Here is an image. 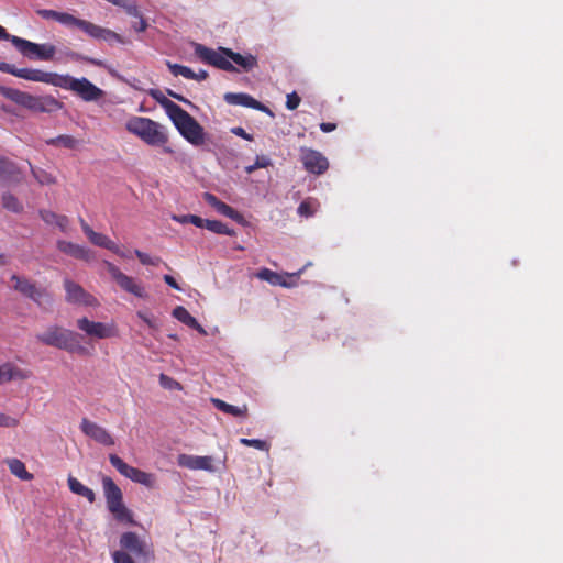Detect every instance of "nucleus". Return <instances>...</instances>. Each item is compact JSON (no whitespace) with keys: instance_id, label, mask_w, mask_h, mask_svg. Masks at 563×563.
Listing matches in <instances>:
<instances>
[{"instance_id":"49530a36","label":"nucleus","mask_w":563,"mask_h":563,"mask_svg":"<svg viewBox=\"0 0 563 563\" xmlns=\"http://www.w3.org/2000/svg\"><path fill=\"white\" fill-rule=\"evenodd\" d=\"M70 57L74 60L85 62V63H88V64H91V65H95V66H102V62L101 60L95 59V58L89 57V56L81 55L79 53H71Z\"/></svg>"},{"instance_id":"f704fd0d","label":"nucleus","mask_w":563,"mask_h":563,"mask_svg":"<svg viewBox=\"0 0 563 563\" xmlns=\"http://www.w3.org/2000/svg\"><path fill=\"white\" fill-rule=\"evenodd\" d=\"M173 219L181 224L191 223L197 228H202L205 221V219L196 214L174 216Z\"/></svg>"},{"instance_id":"1a4fd4ad","label":"nucleus","mask_w":563,"mask_h":563,"mask_svg":"<svg viewBox=\"0 0 563 563\" xmlns=\"http://www.w3.org/2000/svg\"><path fill=\"white\" fill-rule=\"evenodd\" d=\"M10 280L14 290L34 301L38 307L52 305L53 297L46 288L37 287L32 280L15 274L11 276Z\"/></svg>"},{"instance_id":"ddd939ff","label":"nucleus","mask_w":563,"mask_h":563,"mask_svg":"<svg viewBox=\"0 0 563 563\" xmlns=\"http://www.w3.org/2000/svg\"><path fill=\"white\" fill-rule=\"evenodd\" d=\"M109 461L111 465L123 476L134 483L142 484L147 488H153L155 485V476L146 473L140 468L129 465L117 454H110Z\"/></svg>"},{"instance_id":"39448f33","label":"nucleus","mask_w":563,"mask_h":563,"mask_svg":"<svg viewBox=\"0 0 563 563\" xmlns=\"http://www.w3.org/2000/svg\"><path fill=\"white\" fill-rule=\"evenodd\" d=\"M41 343L64 350L70 354L81 356L88 355L89 352L80 342V335L71 330L64 329L58 325L48 327L43 333L36 335Z\"/></svg>"},{"instance_id":"cd10ccee","label":"nucleus","mask_w":563,"mask_h":563,"mask_svg":"<svg viewBox=\"0 0 563 563\" xmlns=\"http://www.w3.org/2000/svg\"><path fill=\"white\" fill-rule=\"evenodd\" d=\"M213 405L217 409L220 411L231 415L233 417H246L249 408L246 405H243L242 407L230 405L221 399H213Z\"/></svg>"},{"instance_id":"de8ad7c7","label":"nucleus","mask_w":563,"mask_h":563,"mask_svg":"<svg viewBox=\"0 0 563 563\" xmlns=\"http://www.w3.org/2000/svg\"><path fill=\"white\" fill-rule=\"evenodd\" d=\"M122 9H124L125 13L131 16H140V10L135 1H125V4L122 5Z\"/></svg>"},{"instance_id":"bf43d9fd","label":"nucleus","mask_w":563,"mask_h":563,"mask_svg":"<svg viewBox=\"0 0 563 563\" xmlns=\"http://www.w3.org/2000/svg\"><path fill=\"white\" fill-rule=\"evenodd\" d=\"M111 252L119 255L122 258L129 257V253L124 252L118 244H117V251H111Z\"/></svg>"},{"instance_id":"f03ea898","label":"nucleus","mask_w":563,"mask_h":563,"mask_svg":"<svg viewBox=\"0 0 563 563\" xmlns=\"http://www.w3.org/2000/svg\"><path fill=\"white\" fill-rule=\"evenodd\" d=\"M148 95L163 107L179 134L187 142L195 146H200L205 143V130L194 117L165 97L158 89H151Z\"/></svg>"},{"instance_id":"473e14b6","label":"nucleus","mask_w":563,"mask_h":563,"mask_svg":"<svg viewBox=\"0 0 563 563\" xmlns=\"http://www.w3.org/2000/svg\"><path fill=\"white\" fill-rule=\"evenodd\" d=\"M258 278L268 282L272 285L287 286L284 277L268 268H263L257 274Z\"/></svg>"},{"instance_id":"603ef678","label":"nucleus","mask_w":563,"mask_h":563,"mask_svg":"<svg viewBox=\"0 0 563 563\" xmlns=\"http://www.w3.org/2000/svg\"><path fill=\"white\" fill-rule=\"evenodd\" d=\"M137 317L140 319H142L150 328H153V329L157 328L155 320L153 318L148 317L146 313L139 311Z\"/></svg>"},{"instance_id":"7ed1b4c3","label":"nucleus","mask_w":563,"mask_h":563,"mask_svg":"<svg viewBox=\"0 0 563 563\" xmlns=\"http://www.w3.org/2000/svg\"><path fill=\"white\" fill-rule=\"evenodd\" d=\"M36 14L44 20H54L67 27L79 29L85 34L95 40H101L108 43H124L123 37L114 31L97 25L90 21L76 18L75 15L67 12H59L49 9H38L36 10Z\"/></svg>"},{"instance_id":"393cba45","label":"nucleus","mask_w":563,"mask_h":563,"mask_svg":"<svg viewBox=\"0 0 563 563\" xmlns=\"http://www.w3.org/2000/svg\"><path fill=\"white\" fill-rule=\"evenodd\" d=\"M172 314L174 318H176L178 321L186 324L187 327L196 330L202 335H207V331L205 330V328L196 320V318H194L189 313V311L185 307L177 306L176 308H174Z\"/></svg>"},{"instance_id":"864d4df0","label":"nucleus","mask_w":563,"mask_h":563,"mask_svg":"<svg viewBox=\"0 0 563 563\" xmlns=\"http://www.w3.org/2000/svg\"><path fill=\"white\" fill-rule=\"evenodd\" d=\"M139 19V22L137 24H134V30L136 32H144L146 29H147V23L146 21L144 20V18L142 16V14L140 13V16H136Z\"/></svg>"},{"instance_id":"bb28decb","label":"nucleus","mask_w":563,"mask_h":563,"mask_svg":"<svg viewBox=\"0 0 563 563\" xmlns=\"http://www.w3.org/2000/svg\"><path fill=\"white\" fill-rule=\"evenodd\" d=\"M68 486L71 493L85 497L89 503H95L96 495L92 489L85 486L77 478L69 476L68 477Z\"/></svg>"},{"instance_id":"dca6fc26","label":"nucleus","mask_w":563,"mask_h":563,"mask_svg":"<svg viewBox=\"0 0 563 563\" xmlns=\"http://www.w3.org/2000/svg\"><path fill=\"white\" fill-rule=\"evenodd\" d=\"M64 288L66 291V301L73 305L96 307L99 305L98 300L89 292H87L79 284L70 280H64Z\"/></svg>"},{"instance_id":"9d476101","label":"nucleus","mask_w":563,"mask_h":563,"mask_svg":"<svg viewBox=\"0 0 563 563\" xmlns=\"http://www.w3.org/2000/svg\"><path fill=\"white\" fill-rule=\"evenodd\" d=\"M111 279L125 292H129L137 298H147V292L143 284L134 277L124 274L117 265L109 261L102 262Z\"/></svg>"},{"instance_id":"f257e3e1","label":"nucleus","mask_w":563,"mask_h":563,"mask_svg":"<svg viewBox=\"0 0 563 563\" xmlns=\"http://www.w3.org/2000/svg\"><path fill=\"white\" fill-rule=\"evenodd\" d=\"M0 71L25 80L44 82L65 90H70L87 102L97 101L104 95L103 90L85 77L75 78L70 75H59L41 69L16 68L14 65L5 62L0 63Z\"/></svg>"},{"instance_id":"c03bdc74","label":"nucleus","mask_w":563,"mask_h":563,"mask_svg":"<svg viewBox=\"0 0 563 563\" xmlns=\"http://www.w3.org/2000/svg\"><path fill=\"white\" fill-rule=\"evenodd\" d=\"M159 383L164 388H168V389H173V388L180 389L181 388V386L178 382L174 380L173 378L168 377L165 374H161Z\"/></svg>"},{"instance_id":"052dcab7","label":"nucleus","mask_w":563,"mask_h":563,"mask_svg":"<svg viewBox=\"0 0 563 563\" xmlns=\"http://www.w3.org/2000/svg\"><path fill=\"white\" fill-rule=\"evenodd\" d=\"M106 1L111 3V4H113V5L122 8V5L125 4L126 0H106Z\"/></svg>"},{"instance_id":"f3484780","label":"nucleus","mask_w":563,"mask_h":563,"mask_svg":"<svg viewBox=\"0 0 563 563\" xmlns=\"http://www.w3.org/2000/svg\"><path fill=\"white\" fill-rule=\"evenodd\" d=\"M80 429L82 433L102 445L111 446L114 444V440L107 429L87 418H82Z\"/></svg>"},{"instance_id":"a878e982","label":"nucleus","mask_w":563,"mask_h":563,"mask_svg":"<svg viewBox=\"0 0 563 563\" xmlns=\"http://www.w3.org/2000/svg\"><path fill=\"white\" fill-rule=\"evenodd\" d=\"M20 170L18 166L8 158H0V180L14 181L18 180Z\"/></svg>"},{"instance_id":"412c9836","label":"nucleus","mask_w":563,"mask_h":563,"mask_svg":"<svg viewBox=\"0 0 563 563\" xmlns=\"http://www.w3.org/2000/svg\"><path fill=\"white\" fill-rule=\"evenodd\" d=\"M32 376V373L22 369L12 363H4L0 366V384L12 380H25Z\"/></svg>"},{"instance_id":"2eb2a0df","label":"nucleus","mask_w":563,"mask_h":563,"mask_svg":"<svg viewBox=\"0 0 563 563\" xmlns=\"http://www.w3.org/2000/svg\"><path fill=\"white\" fill-rule=\"evenodd\" d=\"M300 161L305 169L314 175H321L329 168L328 158L319 151L301 147Z\"/></svg>"},{"instance_id":"0eeeda50","label":"nucleus","mask_w":563,"mask_h":563,"mask_svg":"<svg viewBox=\"0 0 563 563\" xmlns=\"http://www.w3.org/2000/svg\"><path fill=\"white\" fill-rule=\"evenodd\" d=\"M102 488L107 503V508L113 518L121 523L135 525L133 512L124 505L121 488L111 477L102 478Z\"/></svg>"},{"instance_id":"79ce46f5","label":"nucleus","mask_w":563,"mask_h":563,"mask_svg":"<svg viewBox=\"0 0 563 563\" xmlns=\"http://www.w3.org/2000/svg\"><path fill=\"white\" fill-rule=\"evenodd\" d=\"M19 426V420L11 416L0 412V427L15 428Z\"/></svg>"},{"instance_id":"6ab92c4d","label":"nucleus","mask_w":563,"mask_h":563,"mask_svg":"<svg viewBox=\"0 0 563 563\" xmlns=\"http://www.w3.org/2000/svg\"><path fill=\"white\" fill-rule=\"evenodd\" d=\"M177 463L179 466L189 470L213 471V460L211 456L180 454L178 455Z\"/></svg>"},{"instance_id":"ea45409f","label":"nucleus","mask_w":563,"mask_h":563,"mask_svg":"<svg viewBox=\"0 0 563 563\" xmlns=\"http://www.w3.org/2000/svg\"><path fill=\"white\" fill-rule=\"evenodd\" d=\"M134 253L143 265H157L161 261L158 257L152 258L148 254L140 250H135Z\"/></svg>"},{"instance_id":"aec40b11","label":"nucleus","mask_w":563,"mask_h":563,"mask_svg":"<svg viewBox=\"0 0 563 563\" xmlns=\"http://www.w3.org/2000/svg\"><path fill=\"white\" fill-rule=\"evenodd\" d=\"M80 227L84 233L87 235L89 241L100 247H104L109 251H117V243L109 239L102 233H98L91 229V227L82 219H79Z\"/></svg>"},{"instance_id":"a211bd4d","label":"nucleus","mask_w":563,"mask_h":563,"mask_svg":"<svg viewBox=\"0 0 563 563\" xmlns=\"http://www.w3.org/2000/svg\"><path fill=\"white\" fill-rule=\"evenodd\" d=\"M224 101L233 106H242L246 108L256 109L264 112H269L266 106L254 99L252 96L244 92H227L223 97Z\"/></svg>"},{"instance_id":"5701e85b","label":"nucleus","mask_w":563,"mask_h":563,"mask_svg":"<svg viewBox=\"0 0 563 563\" xmlns=\"http://www.w3.org/2000/svg\"><path fill=\"white\" fill-rule=\"evenodd\" d=\"M166 66L174 76H183L186 79L202 81L206 80L209 76L206 70L201 69L198 73H195L191 68L187 66L174 64L169 60L166 62Z\"/></svg>"},{"instance_id":"9b49d317","label":"nucleus","mask_w":563,"mask_h":563,"mask_svg":"<svg viewBox=\"0 0 563 563\" xmlns=\"http://www.w3.org/2000/svg\"><path fill=\"white\" fill-rule=\"evenodd\" d=\"M11 43L24 57L30 59L51 60L56 53V48L52 44H37L16 35L12 36Z\"/></svg>"},{"instance_id":"4d7b16f0","label":"nucleus","mask_w":563,"mask_h":563,"mask_svg":"<svg viewBox=\"0 0 563 563\" xmlns=\"http://www.w3.org/2000/svg\"><path fill=\"white\" fill-rule=\"evenodd\" d=\"M12 34L8 33L7 30L0 25V40L11 42Z\"/></svg>"},{"instance_id":"58836bf2","label":"nucleus","mask_w":563,"mask_h":563,"mask_svg":"<svg viewBox=\"0 0 563 563\" xmlns=\"http://www.w3.org/2000/svg\"><path fill=\"white\" fill-rule=\"evenodd\" d=\"M269 165H271V159L268 157H266L264 155H258V156H256V159H255L254 164L249 165V166L245 167V172L247 174H252L256 169L265 168V167H267Z\"/></svg>"},{"instance_id":"680f3d73","label":"nucleus","mask_w":563,"mask_h":563,"mask_svg":"<svg viewBox=\"0 0 563 563\" xmlns=\"http://www.w3.org/2000/svg\"><path fill=\"white\" fill-rule=\"evenodd\" d=\"M8 264L7 256L0 253V266H5Z\"/></svg>"},{"instance_id":"37998d69","label":"nucleus","mask_w":563,"mask_h":563,"mask_svg":"<svg viewBox=\"0 0 563 563\" xmlns=\"http://www.w3.org/2000/svg\"><path fill=\"white\" fill-rule=\"evenodd\" d=\"M300 97L297 95V92H291L287 95L286 98V108L288 110H296L300 104Z\"/></svg>"},{"instance_id":"e433bc0d","label":"nucleus","mask_w":563,"mask_h":563,"mask_svg":"<svg viewBox=\"0 0 563 563\" xmlns=\"http://www.w3.org/2000/svg\"><path fill=\"white\" fill-rule=\"evenodd\" d=\"M32 174L41 185H52L56 183L55 177L43 169L32 168Z\"/></svg>"},{"instance_id":"7c9ffc66","label":"nucleus","mask_w":563,"mask_h":563,"mask_svg":"<svg viewBox=\"0 0 563 563\" xmlns=\"http://www.w3.org/2000/svg\"><path fill=\"white\" fill-rule=\"evenodd\" d=\"M46 143L48 145L63 146L65 148L73 150L78 146L79 141L71 135L63 134V135H58L56 137L47 140Z\"/></svg>"},{"instance_id":"13d9d810","label":"nucleus","mask_w":563,"mask_h":563,"mask_svg":"<svg viewBox=\"0 0 563 563\" xmlns=\"http://www.w3.org/2000/svg\"><path fill=\"white\" fill-rule=\"evenodd\" d=\"M167 93H168L172 98H174V99H176V100H178V101H181V102H188V100H187L186 98H184L183 96H180V95H178V93L174 92L173 90H169V89H168V90H167Z\"/></svg>"},{"instance_id":"4c0bfd02","label":"nucleus","mask_w":563,"mask_h":563,"mask_svg":"<svg viewBox=\"0 0 563 563\" xmlns=\"http://www.w3.org/2000/svg\"><path fill=\"white\" fill-rule=\"evenodd\" d=\"M240 443L245 445V446H252V448H255V449L261 450V451H268L269 450V444L266 441L260 440V439L242 438V439H240Z\"/></svg>"},{"instance_id":"c9c22d12","label":"nucleus","mask_w":563,"mask_h":563,"mask_svg":"<svg viewBox=\"0 0 563 563\" xmlns=\"http://www.w3.org/2000/svg\"><path fill=\"white\" fill-rule=\"evenodd\" d=\"M316 210H317V203H316V201H312L311 199L303 200L297 209L298 214L301 217H306V218L313 216Z\"/></svg>"},{"instance_id":"2f4dec72","label":"nucleus","mask_w":563,"mask_h":563,"mask_svg":"<svg viewBox=\"0 0 563 563\" xmlns=\"http://www.w3.org/2000/svg\"><path fill=\"white\" fill-rule=\"evenodd\" d=\"M2 206L4 209H7L13 213H20L23 211L22 203L11 192H4L2 195Z\"/></svg>"},{"instance_id":"c85d7f7f","label":"nucleus","mask_w":563,"mask_h":563,"mask_svg":"<svg viewBox=\"0 0 563 563\" xmlns=\"http://www.w3.org/2000/svg\"><path fill=\"white\" fill-rule=\"evenodd\" d=\"M10 472L15 475L18 478L23 481H31L33 475L29 473L25 468L24 463L19 459H9L7 461Z\"/></svg>"},{"instance_id":"f8f14e48","label":"nucleus","mask_w":563,"mask_h":563,"mask_svg":"<svg viewBox=\"0 0 563 563\" xmlns=\"http://www.w3.org/2000/svg\"><path fill=\"white\" fill-rule=\"evenodd\" d=\"M194 52L196 57L207 64L211 65L216 68H219L221 70L225 71H238V69L233 66V64L229 60L230 58L227 57L219 47L218 49H213L210 47H207L200 43H192Z\"/></svg>"},{"instance_id":"72a5a7b5","label":"nucleus","mask_w":563,"mask_h":563,"mask_svg":"<svg viewBox=\"0 0 563 563\" xmlns=\"http://www.w3.org/2000/svg\"><path fill=\"white\" fill-rule=\"evenodd\" d=\"M216 210L220 214L225 216V217L236 221L238 223H244V217L239 211H236L235 209H233L231 206L227 205L223 201H221L219 203V206Z\"/></svg>"},{"instance_id":"20e7f679","label":"nucleus","mask_w":563,"mask_h":563,"mask_svg":"<svg viewBox=\"0 0 563 563\" xmlns=\"http://www.w3.org/2000/svg\"><path fill=\"white\" fill-rule=\"evenodd\" d=\"M125 129L140 137L144 143L151 146H162L164 152L172 154L173 150L167 147V130L161 123L144 117H132L125 123Z\"/></svg>"},{"instance_id":"6e6d98bb","label":"nucleus","mask_w":563,"mask_h":563,"mask_svg":"<svg viewBox=\"0 0 563 563\" xmlns=\"http://www.w3.org/2000/svg\"><path fill=\"white\" fill-rule=\"evenodd\" d=\"M164 282L174 289H180L175 278L170 275H164Z\"/></svg>"},{"instance_id":"5fc2aeb1","label":"nucleus","mask_w":563,"mask_h":563,"mask_svg":"<svg viewBox=\"0 0 563 563\" xmlns=\"http://www.w3.org/2000/svg\"><path fill=\"white\" fill-rule=\"evenodd\" d=\"M320 129L322 132L324 133H329V132H332L336 129V124L335 123H331V122H322L320 124Z\"/></svg>"},{"instance_id":"b1692460","label":"nucleus","mask_w":563,"mask_h":563,"mask_svg":"<svg viewBox=\"0 0 563 563\" xmlns=\"http://www.w3.org/2000/svg\"><path fill=\"white\" fill-rule=\"evenodd\" d=\"M221 52L245 71H250L257 66V58L252 54L242 55L231 48H221Z\"/></svg>"},{"instance_id":"8fccbe9b","label":"nucleus","mask_w":563,"mask_h":563,"mask_svg":"<svg viewBox=\"0 0 563 563\" xmlns=\"http://www.w3.org/2000/svg\"><path fill=\"white\" fill-rule=\"evenodd\" d=\"M234 135H238L246 141H252L253 136L249 134L243 128L236 126L231 130Z\"/></svg>"},{"instance_id":"a18cd8bd","label":"nucleus","mask_w":563,"mask_h":563,"mask_svg":"<svg viewBox=\"0 0 563 563\" xmlns=\"http://www.w3.org/2000/svg\"><path fill=\"white\" fill-rule=\"evenodd\" d=\"M40 217L45 223L55 224L59 214L55 213L54 211L43 209L40 210Z\"/></svg>"},{"instance_id":"3c124183","label":"nucleus","mask_w":563,"mask_h":563,"mask_svg":"<svg viewBox=\"0 0 563 563\" xmlns=\"http://www.w3.org/2000/svg\"><path fill=\"white\" fill-rule=\"evenodd\" d=\"M69 220L66 216L59 214L58 219L55 222V225H57L63 232H65L68 228Z\"/></svg>"},{"instance_id":"423d86ee","label":"nucleus","mask_w":563,"mask_h":563,"mask_svg":"<svg viewBox=\"0 0 563 563\" xmlns=\"http://www.w3.org/2000/svg\"><path fill=\"white\" fill-rule=\"evenodd\" d=\"M0 95L25 109L40 113H51L64 107V103L53 96L36 97L10 87L0 86Z\"/></svg>"},{"instance_id":"a19ab883","label":"nucleus","mask_w":563,"mask_h":563,"mask_svg":"<svg viewBox=\"0 0 563 563\" xmlns=\"http://www.w3.org/2000/svg\"><path fill=\"white\" fill-rule=\"evenodd\" d=\"M112 559L114 563H135L133 558L123 551H114L112 553Z\"/></svg>"},{"instance_id":"6e6552de","label":"nucleus","mask_w":563,"mask_h":563,"mask_svg":"<svg viewBox=\"0 0 563 563\" xmlns=\"http://www.w3.org/2000/svg\"><path fill=\"white\" fill-rule=\"evenodd\" d=\"M121 551L134 555L139 563H151L154 560V551L151 543L141 539L135 532H124L120 537Z\"/></svg>"},{"instance_id":"4be33fe9","label":"nucleus","mask_w":563,"mask_h":563,"mask_svg":"<svg viewBox=\"0 0 563 563\" xmlns=\"http://www.w3.org/2000/svg\"><path fill=\"white\" fill-rule=\"evenodd\" d=\"M57 249L78 260L90 261L92 258L90 250L69 241L59 240L57 242Z\"/></svg>"},{"instance_id":"4468645a","label":"nucleus","mask_w":563,"mask_h":563,"mask_svg":"<svg viewBox=\"0 0 563 563\" xmlns=\"http://www.w3.org/2000/svg\"><path fill=\"white\" fill-rule=\"evenodd\" d=\"M76 325L91 339H110L117 335L113 323L96 322L82 317L77 320Z\"/></svg>"},{"instance_id":"09e8293b","label":"nucleus","mask_w":563,"mask_h":563,"mask_svg":"<svg viewBox=\"0 0 563 563\" xmlns=\"http://www.w3.org/2000/svg\"><path fill=\"white\" fill-rule=\"evenodd\" d=\"M203 200L211 206L212 208L217 209L219 203L221 202L220 199H218L211 192H205L203 194Z\"/></svg>"},{"instance_id":"c756f323","label":"nucleus","mask_w":563,"mask_h":563,"mask_svg":"<svg viewBox=\"0 0 563 563\" xmlns=\"http://www.w3.org/2000/svg\"><path fill=\"white\" fill-rule=\"evenodd\" d=\"M202 228H206L207 230L217 233V234H223V235H235V231L233 229H230L227 224H224L221 221L218 220H208L205 219Z\"/></svg>"}]
</instances>
